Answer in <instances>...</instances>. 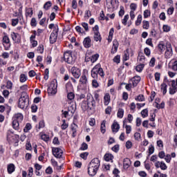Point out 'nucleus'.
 <instances>
[{"label": "nucleus", "mask_w": 177, "mask_h": 177, "mask_svg": "<svg viewBox=\"0 0 177 177\" xmlns=\"http://www.w3.org/2000/svg\"><path fill=\"white\" fill-rule=\"evenodd\" d=\"M87 101H83L82 102V109L83 111H86V110H95L96 107V101H95V97L91 93H88L86 96Z\"/></svg>", "instance_id": "nucleus-1"}, {"label": "nucleus", "mask_w": 177, "mask_h": 177, "mask_svg": "<svg viewBox=\"0 0 177 177\" xmlns=\"http://www.w3.org/2000/svg\"><path fill=\"white\" fill-rule=\"evenodd\" d=\"M100 167V160L95 158L91 160L88 166V174L90 176H95Z\"/></svg>", "instance_id": "nucleus-2"}, {"label": "nucleus", "mask_w": 177, "mask_h": 177, "mask_svg": "<svg viewBox=\"0 0 177 177\" xmlns=\"http://www.w3.org/2000/svg\"><path fill=\"white\" fill-rule=\"evenodd\" d=\"M98 75L104 78V71L102 68V65L97 64L95 65L93 68L91 70V77L95 80H97Z\"/></svg>", "instance_id": "nucleus-3"}, {"label": "nucleus", "mask_w": 177, "mask_h": 177, "mask_svg": "<svg viewBox=\"0 0 177 177\" xmlns=\"http://www.w3.org/2000/svg\"><path fill=\"white\" fill-rule=\"evenodd\" d=\"M29 102L30 99L28 98L27 93L23 92L19 99L18 107H19V109H25V107L28 106Z\"/></svg>", "instance_id": "nucleus-4"}, {"label": "nucleus", "mask_w": 177, "mask_h": 177, "mask_svg": "<svg viewBox=\"0 0 177 177\" xmlns=\"http://www.w3.org/2000/svg\"><path fill=\"white\" fill-rule=\"evenodd\" d=\"M23 114L15 113L12 117V128L15 131H19L20 127V122L23 121Z\"/></svg>", "instance_id": "nucleus-5"}, {"label": "nucleus", "mask_w": 177, "mask_h": 177, "mask_svg": "<svg viewBox=\"0 0 177 177\" xmlns=\"http://www.w3.org/2000/svg\"><path fill=\"white\" fill-rule=\"evenodd\" d=\"M58 34H59V26L56 25L54 27V29L50 35V44H55V42L57 41Z\"/></svg>", "instance_id": "nucleus-6"}, {"label": "nucleus", "mask_w": 177, "mask_h": 177, "mask_svg": "<svg viewBox=\"0 0 177 177\" xmlns=\"http://www.w3.org/2000/svg\"><path fill=\"white\" fill-rule=\"evenodd\" d=\"M71 51H66L64 53V62L68 64H74L75 63V59L73 58V54Z\"/></svg>", "instance_id": "nucleus-7"}, {"label": "nucleus", "mask_w": 177, "mask_h": 177, "mask_svg": "<svg viewBox=\"0 0 177 177\" xmlns=\"http://www.w3.org/2000/svg\"><path fill=\"white\" fill-rule=\"evenodd\" d=\"M174 55V51L172 50V46L171 44H167L166 45V51L165 53V59H170Z\"/></svg>", "instance_id": "nucleus-8"}, {"label": "nucleus", "mask_w": 177, "mask_h": 177, "mask_svg": "<svg viewBox=\"0 0 177 177\" xmlns=\"http://www.w3.org/2000/svg\"><path fill=\"white\" fill-rule=\"evenodd\" d=\"M71 73L73 77H74V78H76V80H78V78L81 77V69H80V68L73 66L71 68Z\"/></svg>", "instance_id": "nucleus-9"}, {"label": "nucleus", "mask_w": 177, "mask_h": 177, "mask_svg": "<svg viewBox=\"0 0 177 177\" xmlns=\"http://www.w3.org/2000/svg\"><path fill=\"white\" fill-rule=\"evenodd\" d=\"M53 154L56 158H62L63 151L60 148H53Z\"/></svg>", "instance_id": "nucleus-10"}, {"label": "nucleus", "mask_w": 177, "mask_h": 177, "mask_svg": "<svg viewBox=\"0 0 177 177\" xmlns=\"http://www.w3.org/2000/svg\"><path fill=\"white\" fill-rule=\"evenodd\" d=\"M140 76H134L133 77H132L131 79L129 80V82H131V85L133 86V88H135L136 86H138V84H139L140 82Z\"/></svg>", "instance_id": "nucleus-11"}, {"label": "nucleus", "mask_w": 177, "mask_h": 177, "mask_svg": "<svg viewBox=\"0 0 177 177\" xmlns=\"http://www.w3.org/2000/svg\"><path fill=\"white\" fill-rule=\"evenodd\" d=\"M3 44L6 50H8L9 48H10V40L9 39V37L4 36L3 37Z\"/></svg>", "instance_id": "nucleus-12"}, {"label": "nucleus", "mask_w": 177, "mask_h": 177, "mask_svg": "<svg viewBox=\"0 0 177 177\" xmlns=\"http://www.w3.org/2000/svg\"><path fill=\"white\" fill-rule=\"evenodd\" d=\"M119 46H120V44L118 43V41H117V39H114L113 41V47L111 51V53L112 55H114V53H117V50H118Z\"/></svg>", "instance_id": "nucleus-13"}, {"label": "nucleus", "mask_w": 177, "mask_h": 177, "mask_svg": "<svg viewBox=\"0 0 177 177\" xmlns=\"http://www.w3.org/2000/svg\"><path fill=\"white\" fill-rule=\"evenodd\" d=\"M80 84H81V85L88 84V77H86V73L83 72L80 79Z\"/></svg>", "instance_id": "nucleus-14"}, {"label": "nucleus", "mask_w": 177, "mask_h": 177, "mask_svg": "<svg viewBox=\"0 0 177 177\" xmlns=\"http://www.w3.org/2000/svg\"><path fill=\"white\" fill-rule=\"evenodd\" d=\"M132 162H131V159L126 158L123 160V168L124 169H128L129 167H131V165Z\"/></svg>", "instance_id": "nucleus-15"}, {"label": "nucleus", "mask_w": 177, "mask_h": 177, "mask_svg": "<svg viewBox=\"0 0 177 177\" xmlns=\"http://www.w3.org/2000/svg\"><path fill=\"white\" fill-rule=\"evenodd\" d=\"M7 171H8V173L10 174H13V172L16 171V167L15 166V164L13 163L8 164L7 166Z\"/></svg>", "instance_id": "nucleus-16"}, {"label": "nucleus", "mask_w": 177, "mask_h": 177, "mask_svg": "<svg viewBox=\"0 0 177 177\" xmlns=\"http://www.w3.org/2000/svg\"><path fill=\"white\" fill-rule=\"evenodd\" d=\"M92 42V40L91 39V37H87L84 38L83 41V44L84 48H91V44Z\"/></svg>", "instance_id": "nucleus-17"}, {"label": "nucleus", "mask_w": 177, "mask_h": 177, "mask_svg": "<svg viewBox=\"0 0 177 177\" xmlns=\"http://www.w3.org/2000/svg\"><path fill=\"white\" fill-rule=\"evenodd\" d=\"M112 132L117 133L120 131V124L117 122H114L111 125Z\"/></svg>", "instance_id": "nucleus-18"}, {"label": "nucleus", "mask_w": 177, "mask_h": 177, "mask_svg": "<svg viewBox=\"0 0 177 177\" xmlns=\"http://www.w3.org/2000/svg\"><path fill=\"white\" fill-rule=\"evenodd\" d=\"M167 84H169L168 79H164L163 83L161 84V89L163 91V95L167 93Z\"/></svg>", "instance_id": "nucleus-19"}, {"label": "nucleus", "mask_w": 177, "mask_h": 177, "mask_svg": "<svg viewBox=\"0 0 177 177\" xmlns=\"http://www.w3.org/2000/svg\"><path fill=\"white\" fill-rule=\"evenodd\" d=\"M111 101L110 94L106 93L104 96V104L105 106H109Z\"/></svg>", "instance_id": "nucleus-20"}, {"label": "nucleus", "mask_w": 177, "mask_h": 177, "mask_svg": "<svg viewBox=\"0 0 177 177\" xmlns=\"http://www.w3.org/2000/svg\"><path fill=\"white\" fill-rule=\"evenodd\" d=\"M93 38L94 41H95L96 42H97L98 41L99 42H102V36L100 35V32H94Z\"/></svg>", "instance_id": "nucleus-21"}, {"label": "nucleus", "mask_w": 177, "mask_h": 177, "mask_svg": "<svg viewBox=\"0 0 177 177\" xmlns=\"http://www.w3.org/2000/svg\"><path fill=\"white\" fill-rule=\"evenodd\" d=\"M66 91L67 93H68L70 92H73L74 88H73V84L71 83H70V82L66 83Z\"/></svg>", "instance_id": "nucleus-22"}, {"label": "nucleus", "mask_w": 177, "mask_h": 177, "mask_svg": "<svg viewBox=\"0 0 177 177\" xmlns=\"http://www.w3.org/2000/svg\"><path fill=\"white\" fill-rule=\"evenodd\" d=\"M105 161H113L114 156L111 153H106L104 156Z\"/></svg>", "instance_id": "nucleus-23"}, {"label": "nucleus", "mask_w": 177, "mask_h": 177, "mask_svg": "<svg viewBox=\"0 0 177 177\" xmlns=\"http://www.w3.org/2000/svg\"><path fill=\"white\" fill-rule=\"evenodd\" d=\"M165 48H167V46H165L164 44L162 43H160L158 45V49L160 52V53H162L164 52V50H165Z\"/></svg>", "instance_id": "nucleus-24"}, {"label": "nucleus", "mask_w": 177, "mask_h": 177, "mask_svg": "<svg viewBox=\"0 0 177 177\" xmlns=\"http://www.w3.org/2000/svg\"><path fill=\"white\" fill-rule=\"evenodd\" d=\"M30 43L32 44V46L33 48H35V46L38 45V41L35 40V36H31L30 38Z\"/></svg>", "instance_id": "nucleus-25"}, {"label": "nucleus", "mask_w": 177, "mask_h": 177, "mask_svg": "<svg viewBox=\"0 0 177 177\" xmlns=\"http://www.w3.org/2000/svg\"><path fill=\"white\" fill-rule=\"evenodd\" d=\"M11 37H12V41H17L19 39V38H20V35H19V33L12 32L11 33Z\"/></svg>", "instance_id": "nucleus-26"}, {"label": "nucleus", "mask_w": 177, "mask_h": 177, "mask_svg": "<svg viewBox=\"0 0 177 177\" xmlns=\"http://www.w3.org/2000/svg\"><path fill=\"white\" fill-rule=\"evenodd\" d=\"M100 131L102 133H106V120H103L101 123Z\"/></svg>", "instance_id": "nucleus-27"}, {"label": "nucleus", "mask_w": 177, "mask_h": 177, "mask_svg": "<svg viewBox=\"0 0 177 177\" xmlns=\"http://www.w3.org/2000/svg\"><path fill=\"white\" fill-rule=\"evenodd\" d=\"M48 93H50V95H56L57 93V89L53 88L51 87H48L47 89Z\"/></svg>", "instance_id": "nucleus-28"}, {"label": "nucleus", "mask_w": 177, "mask_h": 177, "mask_svg": "<svg viewBox=\"0 0 177 177\" xmlns=\"http://www.w3.org/2000/svg\"><path fill=\"white\" fill-rule=\"evenodd\" d=\"M78 128V126L75 124V123H73L71 125V129L73 131V136H75V133H77V129Z\"/></svg>", "instance_id": "nucleus-29"}, {"label": "nucleus", "mask_w": 177, "mask_h": 177, "mask_svg": "<svg viewBox=\"0 0 177 177\" xmlns=\"http://www.w3.org/2000/svg\"><path fill=\"white\" fill-rule=\"evenodd\" d=\"M150 27V22H149V21H142V28L145 29V30H149Z\"/></svg>", "instance_id": "nucleus-30"}, {"label": "nucleus", "mask_w": 177, "mask_h": 177, "mask_svg": "<svg viewBox=\"0 0 177 177\" xmlns=\"http://www.w3.org/2000/svg\"><path fill=\"white\" fill-rule=\"evenodd\" d=\"M33 15V12H32V8H28L26 10V17H32Z\"/></svg>", "instance_id": "nucleus-31"}, {"label": "nucleus", "mask_w": 177, "mask_h": 177, "mask_svg": "<svg viewBox=\"0 0 177 177\" xmlns=\"http://www.w3.org/2000/svg\"><path fill=\"white\" fill-rule=\"evenodd\" d=\"M141 115L142 117V118H146V117L149 116V110H147V109H143L141 111Z\"/></svg>", "instance_id": "nucleus-32"}, {"label": "nucleus", "mask_w": 177, "mask_h": 177, "mask_svg": "<svg viewBox=\"0 0 177 177\" xmlns=\"http://www.w3.org/2000/svg\"><path fill=\"white\" fill-rule=\"evenodd\" d=\"M91 63H95V62H97V60L99 59V54H95L92 55L91 57Z\"/></svg>", "instance_id": "nucleus-33"}, {"label": "nucleus", "mask_w": 177, "mask_h": 177, "mask_svg": "<svg viewBox=\"0 0 177 177\" xmlns=\"http://www.w3.org/2000/svg\"><path fill=\"white\" fill-rule=\"evenodd\" d=\"M142 15H138L137 20L136 21V26H140V24H142Z\"/></svg>", "instance_id": "nucleus-34"}, {"label": "nucleus", "mask_w": 177, "mask_h": 177, "mask_svg": "<svg viewBox=\"0 0 177 177\" xmlns=\"http://www.w3.org/2000/svg\"><path fill=\"white\" fill-rule=\"evenodd\" d=\"M124 60L127 61V60H129V49H127L124 51V57H123Z\"/></svg>", "instance_id": "nucleus-35"}, {"label": "nucleus", "mask_w": 177, "mask_h": 177, "mask_svg": "<svg viewBox=\"0 0 177 177\" xmlns=\"http://www.w3.org/2000/svg\"><path fill=\"white\" fill-rule=\"evenodd\" d=\"M19 81L20 82H26L27 81V75L25 74H21L19 76Z\"/></svg>", "instance_id": "nucleus-36"}, {"label": "nucleus", "mask_w": 177, "mask_h": 177, "mask_svg": "<svg viewBox=\"0 0 177 177\" xmlns=\"http://www.w3.org/2000/svg\"><path fill=\"white\" fill-rule=\"evenodd\" d=\"M143 68H145V64H140L136 66V70L138 73H142V71H143Z\"/></svg>", "instance_id": "nucleus-37"}, {"label": "nucleus", "mask_w": 177, "mask_h": 177, "mask_svg": "<svg viewBox=\"0 0 177 177\" xmlns=\"http://www.w3.org/2000/svg\"><path fill=\"white\" fill-rule=\"evenodd\" d=\"M124 117V109L120 108L118 111V118H122Z\"/></svg>", "instance_id": "nucleus-38"}, {"label": "nucleus", "mask_w": 177, "mask_h": 177, "mask_svg": "<svg viewBox=\"0 0 177 177\" xmlns=\"http://www.w3.org/2000/svg\"><path fill=\"white\" fill-rule=\"evenodd\" d=\"M50 6H52V2L47 1L44 5V9H45V10H49V8H50Z\"/></svg>", "instance_id": "nucleus-39"}, {"label": "nucleus", "mask_w": 177, "mask_h": 177, "mask_svg": "<svg viewBox=\"0 0 177 177\" xmlns=\"http://www.w3.org/2000/svg\"><path fill=\"white\" fill-rule=\"evenodd\" d=\"M131 12H135L138 9V5L135 3H132L130 5Z\"/></svg>", "instance_id": "nucleus-40"}, {"label": "nucleus", "mask_w": 177, "mask_h": 177, "mask_svg": "<svg viewBox=\"0 0 177 177\" xmlns=\"http://www.w3.org/2000/svg\"><path fill=\"white\" fill-rule=\"evenodd\" d=\"M151 12L149 10H145L144 11V19H147V17H150Z\"/></svg>", "instance_id": "nucleus-41"}, {"label": "nucleus", "mask_w": 177, "mask_h": 177, "mask_svg": "<svg viewBox=\"0 0 177 177\" xmlns=\"http://www.w3.org/2000/svg\"><path fill=\"white\" fill-rule=\"evenodd\" d=\"M129 19V15H126L124 17V19L122 20V23L124 26H127V23L128 20Z\"/></svg>", "instance_id": "nucleus-42"}, {"label": "nucleus", "mask_w": 177, "mask_h": 177, "mask_svg": "<svg viewBox=\"0 0 177 177\" xmlns=\"http://www.w3.org/2000/svg\"><path fill=\"white\" fill-rule=\"evenodd\" d=\"M48 87L53 88L54 89H57V83L56 82V81L53 80L51 82Z\"/></svg>", "instance_id": "nucleus-43"}, {"label": "nucleus", "mask_w": 177, "mask_h": 177, "mask_svg": "<svg viewBox=\"0 0 177 177\" xmlns=\"http://www.w3.org/2000/svg\"><path fill=\"white\" fill-rule=\"evenodd\" d=\"M135 99L137 100V102H145V95H139Z\"/></svg>", "instance_id": "nucleus-44"}, {"label": "nucleus", "mask_w": 177, "mask_h": 177, "mask_svg": "<svg viewBox=\"0 0 177 177\" xmlns=\"http://www.w3.org/2000/svg\"><path fill=\"white\" fill-rule=\"evenodd\" d=\"M162 30L165 32H169V31H171V26L168 25H163Z\"/></svg>", "instance_id": "nucleus-45"}, {"label": "nucleus", "mask_w": 177, "mask_h": 177, "mask_svg": "<svg viewBox=\"0 0 177 177\" xmlns=\"http://www.w3.org/2000/svg\"><path fill=\"white\" fill-rule=\"evenodd\" d=\"M113 62L114 63H116L117 64H118L120 62H121V56L118 55L115 57H114Z\"/></svg>", "instance_id": "nucleus-46"}, {"label": "nucleus", "mask_w": 177, "mask_h": 177, "mask_svg": "<svg viewBox=\"0 0 177 177\" xmlns=\"http://www.w3.org/2000/svg\"><path fill=\"white\" fill-rule=\"evenodd\" d=\"M111 150L115 153H118L120 151V145H115L111 148Z\"/></svg>", "instance_id": "nucleus-47"}, {"label": "nucleus", "mask_w": 177, "mask_h": 177, "mask_svg": "<svg viewBox=\"0 0 177 177\" xmlns=\"http://www.w3.org/2000/svg\"><path fill=\"white\" fill-rule=\"evenodd\" d=\"M32 127H31V124L30 123H27L25 128L24 129V132H28L30 131V129H31Z\"/></svg>", "instance_id": "nucleus-48"}, {"label": "nucleus", "mask_w": 177, "mask_h": 177, "mask_svg": "<svg viewBox=\"0 0 177 177\" xmlns=\"http://www.w3.org/2000/svg\"><path fill=\"white\" fill-rule=\"evenodd\" d=\"M62 124L61 126L62 129L64 130V129H67V128H68V124L66 123V120H62Z\"/></svg>", "instance_id": "nucleus-49"}, {"label": "nucleus", "mask_w": 177, "mask_h": 177, "mask_svg": "<svg viewBox=\"0 0 177 177\" xmlns=\"http://www.w3.org/2000/svg\"><path fill=\"white\" fill-rule=\"evenodd\" d=\"M175 10V8L174 7L171 6L167 9V15L169 16H171V15H174V11Z\"/></svg>", "instance_id": "nucleus-50"}, {"label": "nucleus", "mask_w": 177, "mask_h": 177, "mask_svg": "<svg viewBox=\"0 0 177 177\" xmlns=\"http://www.w3.org/2000/svg\"><path fill=\"white\" fill-rule=\"evenodd\" d=\"M42 140L44 142H48L49 141V136L46 134H42L41 136Z\"/></svg>", "instance_id": "nucleus-51"}, {"label": "nucleus", "mask_w": 177, "mask_h": 177, "mask_svg": "<svg viewBox=\"0 0 177 177\" xmlns=\"http://www.w3.org/2000/svg\"><path fill=\"white\" fill-rule=\"evenodd\" d=\"M75 96V95H74V93H73V91L68 93L67 97L69 100H73V99H74Z\"/></svg>", "instance_id": "nucleus-52"}, {"label": "nucleus", "mask_w": 177, "mask_h": 177, "mask_svg": "<svg viewBox=\"0 0 177 177\" xmlns=\"http://www.w3.org/2000/svg\"><path fill=\"white\" fill-rule=\"evenodd\" d=\"M12 86H13V83L12 82V81L10 80L7 81V83H6L7 89H12Z\"/></svg>", "instance_id": "nucleus-53"}, {"label": "nucleus", "mask_w": 177, "mask_h": 177, "mask_svg": "<svg viewBox=\"0 0 177 177\" xmlns=\"http://www.w3.org/2000/svg\"><path fill=\"white\" fill-rule=\"evenodd\" d=\"M144 53L146 55V56H150L151 51L150 50V48L147 47L144 49Z\"/></svg>", "instance_id": "nucleus-54"}, {"label": "nucleus", "mask_w": 177, "mask_h": 177, "mask_svg": "<svg viewBox=\"0 0 177 177\" xmlns=\"http://www.w3.org/2000/svg\"><path fill=\"white\" fill-rule=\"evenodd\" d=\"M92 86L93 88H97L99 86V83L97 82V80L94 78V80H92Z\"/></svg>", "instance_id": "nucleus-55"}, {"label": "nucleus", "mask_w": 177, "mask_h": 177, "mask_svg": "<svg viewBox=\"0 0 177 177\" xmlns=\"http://www.w3.org/2000/svg\"><path fill=\"white\" fill-rule=\"evenodd\" d=\"M32 113H37L38 106L35 104H32L30 107Z\"/></svg>", "instance_id": "nucleus-56"}, {"label": "nucleus", "mask_w": 177, "mask_h": 177, "mask_svg": "<svg viewBox=\"0 0 177 177\" xmlns=\"http://www.w3.org/2000/svg\"><path fill=\"white\" fill-rule=\"evenodd\" d=\"M30 26H32V27H37V19L35 18H32Z\"/></svg>", "instance_id": "nucleus-57"}, {"label": "nucleus", "mask_w": 177, "mask_h": 177, "mask_svg": "<svg viewBox=\"0 0 177 177\" xmlns=\"http://www.w3.org/2000/svg\"><path fill=\"white\" fill-rule=\"evenodd\" d=\"M68 112L71 113V115H73V114L75 113V109L74 107H73V106H71L68 108Z\"/></svg>", "instance_id": "nucleus-58"}, {"label": "nucleus", "mask_w": 177, "mask_h": 177, "mask_svg": "<svg viewBox=\"0 0 177 177\" xmlns=\"http://www.w3.org/2000/svg\"><path fill=\"white\" fill-rule=\"evenodd\" d=\"M19 24V19H12V26L13 27L17 26Z\"/></svg>", "instance_id": "nucleus-59"}, {"label": "nucleus", "mask_w": 177, "mask_h": 177, "mask_svg": "<svg viewBox=\"0 0 177 177\" xmlns=\"http://www.w3.org/2000/svg\"><path fill=\"white\" fill-rule=\"evenodd\" d=\"M87 149H88V144L83 142L80 147V150L84 151V150H87Z\"/></svg>", "instance_id": "nucleus-60"}, {"label": "nucleus", "mask_w": 177, "mask_h": 177, "mask_svg": "<svg viewBox=\"0 0 177 177\" xmlns=\"http://www.w3.org/2000/svg\"><path fill=\"white\" fill-rule=\"evenodd\" d=\"M159 19L165 21L166 20L167 17L165 16V12H161L159 15Z\"/></svg>", "instance_id": "nucleus-61"}, {"label": "nucleus", "mask_w": 177, "mask_h": 177, "mask_svg": "<svg viewBox=\"0 0 177 177\" xmlns=\"http://www.w3.org/2000/svg\"><path fill=\"white\" fill-rule=\"evenodd\" d=\"M171 68L174 71H177V59L174 62Z\"/></svg>", "instance_id": "nucleus-62"}, {"label": "nucleus", "mask_w": 177, "mask_h": 177, "mask_svg": "<svg viewBox=\"0 0 177 177\" xmlns=\"http://www.w3.org/2000/svg\"><path fill=\"white\" fill-rule=\"evenodd\" d=\"M140 138H141L140 133L136 132L134 133V138L136 140H139V139H140Z\"/></svg>", "instance_id": "nucleus-63"}, {"label": "nucleus", "mask_w": 177, "mask_h": 177, "mask_svg": "<svg viewBox=\"0 0 177 177\" xmlns=\"http://www.w3.org/2000/svg\"><path fill=\"white\" fill-rule=\"evenodd\" d=\"M153 177H167V174H161V173L155 174L153 175Z\"/></svg>", "instance_id": "nucleus-64"}]
</instances>
